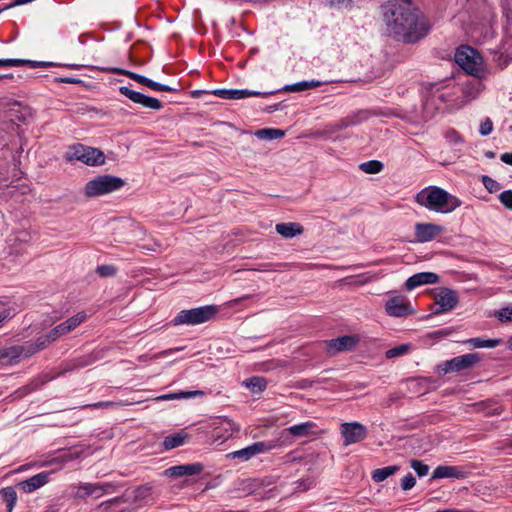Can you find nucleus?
Listing matches in <instances>:
<instances>
[{
	"mask_svg": "<svg viewBox=\"0 0 512 512\" xmlns=\"http://www.w3.org/2000/svg\"><path fill=\"white\" fill-rule=\"evenodd\" d=\"M218 309L215 305H205L197 308L181 310L173 320L174 325H199L213 319Z\"/></svg>",
	"mask_w": 512,
	"mask_h": 512,
	"instance_id": "0eeeda50",
	"label": "nucleus"
},
{
	"mask_svg": "<svg viewBox=\"0 0 512 512\" xmlns=\"http://www.w3.org/2000/svg\"><path fill=\"white\" fill-rule=\"evenodd\" d=\"M436 512H461V511L455 510V509H444V510H438Z\"/></svg>",
	"mask_w": 512,
	"mask_h": 512,
	"instance_id": "052dcab7",
	"label": "nucleus"
},
{
	"mask_svg": "<svg viewBox=\"0 0 512 512\" xmlns=\"http://www.w3.org/2000/svg\"><path fill=\"white\" fill-rule=\"evenodd\" d=\"M66 159L81 161L89 166H100L105 163V156L101 150L82 144L71 146L66 153Z\"/></svg>",
	"mask_w": 512,
	"mask_h": 512,
	"instance_id": "6e6552de",
	"label": "nucleus"
},
{
	"mask_svg": "<svg viewBox=\"0 0 512 512\" xmlns=\"http://www.w3.org/2000/svg\"><path fill=\"white\" fill-rule=\"evenodd\" d=\"M439 282V276L433 272H420L412 275L406 280L405 287L411 291L419 286L435 284Z\"/></svg>",
	"mask_w": 512,
	"mask_h": 512,
	"instance_id": "6ab92c4d",
	"label": "nucleus"
},
{
	"mask_svg": "<svg viewBox=\"0 0 512 512\" xmlns=\"http://www.w3.org/2000/svg\"><path fill=\"white\" fill-rule=\"evenodd\" d=\"M360 169L368 174H377L382 171L383 164L377 160H371L360 164Z\"/></svg>",
	"mask_w": 512,
	"mask_h": 512,
	"instance_id": "f704fd0d",
	"label": "nucleus"
},
{
	"mask_svg": "<svg viewBox=\"0 0 512 512\" xmlns=\"http://www.w3.org/2000/svg\"><path fill=\"white\" fill-rule=\"evenodd\" d=\"M443 231V228L433 223H417L415 225V237L418 242L433 240Z\"/></svg>",
	"mask_w": 512,
	"mask_h": 512,
	"instance_id": "f3484780",
	"label": "nucleus"
},
{
	"mask_svg": "<svg viewBox=\"0 0 512 512\" xmlns=\"http://www.w3.org/2000/svg\"><path fill=\"white\" fill-rule=\"evenodd\" d=\"M50 472H40L25 481L19 483V487L25 493H32L49 482Z\"/></svg>",
	"mask_w": 512,
	"mask_h": 512,
	"instance_id": "412c9836",
	"label": "nucleus"
},
{
	"mask_svg": "<svg viewBox=\"0 0 512 512\" xmlns=\"http://www.w3.org/2000/svg\"><path fill=\"white\" fill-rule=\"evenodd\" d=\"M67 333H69L67 328L64 323H61L54 327L47 335L39 337L35 343H26L8 348L5 356L9 357L11 360L27 358L44 349L48 344Z\"/></svg>",
	"mask_w": 512,
	"mask_h": 512,
	"instance_id": "20e7f679",
	"label": "nucleus"
},
{
	"mask_svg": "<svg viewBox=\"0 0 512 512\" xmlns=\"http://www.w3.org/2000/svg\"><path fill=\"white\" fill-rule=\"evenodd\" d=\"M415 484L416 479L411 473H408L401 480V488L405 491L412 489L415 486Z\"/></svg>",
	"mask_w": 512,
	"mask_h": 512,
	"instance_id": "c03bdc74",
	"label": "nucleus"
},
{
	"mask_svg": "<svg viewBox=\"0 0 512 512\" xmlns=\"http://www.w3.org/2000/svg\"><path fill=\"white\" fill-rule=\"evenodd\" d=\"M60 82L61 83H67V84H74V83H78L79 80L75 79V78L66 77V78H61Z\"/></svg>",
	"mask_w": 512,
	"mask_h": 512,
	"instance_id": "4d7b16f0",
	"label": "nucleus"
},
{
	"mask_svg": "<svg viewBox=\"0 0 512 512\" xmlns=\"http://www.w3.org/2000/svg\"><path fill=\"white\" fill-rule=\"evenodd\" d=\"M133 402H113V401H104V402H98L94 404L93 406L96 408H102V407H119L123 405H130Z\"/></svg>",
	"mask_w": 512,
	"mask_h": 512,
	"instance_id": "8fccbe9b",
	"label": "nucleus"
},
{
	"mask_svg": "<svg viewBox=\"0 0 512 512\" xmlns=\"http://www.w3.org/2000/svg\"><path fill=\"white\" fill-rule=\"evenodd\" d=\"M125 182L122 178L113 175L97 176L85 185V195L88 197H98L120 190Z\"/></svg>",
	"mask_w": 512,
	"mask_h": 512,
	"instance_id": "423d86ee",
	"label": "nucleus"
},
{
	"mask_svg": "<svg viewBox=\"0 0 512 512\" xmlns=\"http://www.w3.org/2000/svg\"><path fill=\"white\" fill-rule=\"evenodd\" d=\"M8 317V313L5 311L0 312V323L3 322Z\"/></svg>",
	"mask_w": 512,
	"mask_h": 512,
	"instance_id": "bf43d9fd",
	"label": "nucleus"
},
{
	"mask_svg": "<svg viewBox=\"0 0 512 512\" xmlns=\"http://www.w3.org/2000/svg\"><path fill=\"white\" fill-rule=\"evenodd\" d=\"M501 161L505 164L512 166V152L503 153L500 157Z\"/></svg>",
	"mask_w": 512,
	"mask_h": 512,
	"instance_id": "6e6d98bb",
	"label": "nucleus"
},
{
	"mask_svg": "<svg viewBox=\"0 0 512 512\" xmlns=\"http://www.w3.org/2000/svg\"><path fill=\"white\" fill-rule=\"evenodd\" d=\"M280 447L278 441H259L254 442L251 445L242 448L240 450L233 451L227 454L228 458L239 459L242 462L248 461L256 455L267 453L275 448Z\"/></svg>",
	"mask_w": 512,
	"mask_h": 512,
	"instance_id": "1a4fd4ad",
	"label": "nucleus"
},
{
	"mask_svg": "<svg viewBox=\"0 0 512 512\" xmlns=\"http://www.w3.org/2000/svg\"><path fill=\"white\" fill-rule=\"evenodd\" d=\"M122 73L126 76H128L130 79L144 85V86H147L148 82H149V78L143 76V75H140V74H137V73H134V72H131V71H122Z\"/></svg>",
	"mask_w": 512,
	"mask_h": 512,
	"instance_id": "a18cd8bd",
	"label": "nucleus"
},
{
	"mask_svg": "<svg viewBox=\"0 0 512 512\" xmlns=\"http://www.w3.org/2000/svg\"><path fill=\"white\" fill-rule=\"evenodd\" d=\"M66 66H67V67H69V68H72V69H78V68L80 67V66H79V65H77V64H68V65H66Z\"/></svg>",
	"mask_w": 512,
	"mask_h": 512,
	"instance_id": "680f3d73",
	"label": "nucleus"
},
{
	"mask_svg": "<svg viewBox=\"0 0 512 512\" xmlns=\"http://www.w3.org/2000/svg\"><path fill=\"white\" fill-rule=\"evenodd\" d=\"M147 87L152 89V90H155V91H165V92H173V91H176L175 88L173 87H170L168 85H165V84H161V83H158V82H155L151 79H149V82L147 84Z\"/></svg>",
	"mask_w": 512,
	"mask_h": 512,
	"instance_id": "37998d69",
	"label": "nucleus"
},
{
	"mask_svg": "<svg viewBox=\"0 0 512 512\" xmlns=\"http://www.w3.org/2000/svg\"><path fill=\"white\" fill-rule=\"evenodd\" d=\"M385 311L391 317H406L415 313L408 299L394 296L385 303Z\"/></svg>",
	"mask_w": 512,
	"mask_h": 512,
	"instance_id": "f8f14e48",
	"label": "nucleus"
},
{
	"mask_svg": "<svg viewBox=\"0 0 512 512\" xmlns=\"http://www.w3.org/2000/svg\"><path fill=\"white\" fill-rule=\"evenodd\" d=\"M482 79L483 78H476L467 82L464 86H461L460 97L461 100H465V105L471 100L476 99L484 90Z\"/></svg>",
	"mask_w": 512,
	"mask_h": 512,
	"instance_id": "aec40b11",
	"label": "nucleus"
},
{
	"mask_svg": "<svg viewBox=\"0 0 512 512\" xmlns=\"http://www.w3.org/2000/svg\"><path fill=\"white\" fill-rule=\"evenodd\" d=\"M186 435H183L181 433H177L174 435H170L165 437L163 441V447L166 450H170L176 447H179L184 444Z\"/></svg>",
	"mask_w": 512,
	"mask_h": 512,
	"instance_id": "2f4dec72",
	"label": "nucleus"
},
{
	"mask_svg": "<svg viewBox=\"0 0 512 512\" xmlns=\"http://www.w3.org/2000/svg\"><path fill=\"white\" fill-rule=\"evenodd\" d=\"M243 385L252 393H261L267 387V381L264 377L254 376L243 381Z\"/></svg>",
	"mask_w": 512,
	"mask_h": 512,
	"instance_id": "cd10ccee",
	"label": "nucleus"
},
{
	"mask_svg": "<svg viewBox=\"0 0 512 512\" xmlns=\"http://www.w3.org/2000/svg\"><path fill=\"white\" fill-rule=\"evenodd\" d=\"M446 138L454 144L462 143L463 139L456 131H450L446 134Z\"/></svg>",
	"mask_w": 512,
	"mask_h": 512,
	"instance_id": "5fc2aeb1",
	"label": "nucleus"
},
{
	"mask_svg": "<svg viewBox=\"0 0 512 512\" xmlns=\"http://www.w3.org/2000/svg\"><path fill=\"white\" fill-rule=\"evenodd\" d=\"M479 361L480 356L478 353H468L440 363L437 366V370L440 374L459 372L470 368Z\"/></svg>",
	"mask_w": 512,
	"mask_h": 512,
	"instance_id": "9b49d317",
	"label": "nucleus"
},
{
	"mask_svg": "<svg viewBox=\"0 0 512 512\" xmlns=\"http://www.w3.org/2000/svg\"><path fill=\"white\" fill-rule=\"evenodd\" d=\"M435 302L438 305L435 314L448 312L457 305L458 295L451 289L441 288L435 295Z\"/></svg>",
	"mask_w": 512,
	"mask_h": 512,
	"instance_id": "dca6fc26",
	"label": "nucleus"
},
{
	"mask_svg": "<svg viewBox=\"0 0 512 512\" xmlns=\"http://www.w3.org/2000/svg\"><path fill=\"white\" fill-rule=\"evenodd\" d=\"M398 470H399V466H397V465H391V466H386L383 468L375 469L372 472V479L375 482H382V481L386 480L388 477L394 475Z\"/></svg>",
	"mask_w": 512,
	"mask_h": 512,
	"instance_id": "c85d7f7f",
	"label": "nucleus"
},
{
	"mask_svg": "<svg viewBox=\"0 0 512 512\" xmlns=\"http://www.w3.org/2000/svg\"><path fill=\"white\" fill-rule=\"evenodd\" d=\"M461 86L452 80L432 84L423 102L422 120L431 119L436 111L460 109L465 106V100L460 97Z\"/></svg>",
	"mask_w": 512,
	"mask_h": 512,
	"instance_id": "f03ea898",
	"label": "nucleus"
},
{
	"mask_svg": "<svg viewBox=\"0 0 512 512\" xmlns=\"http://www.w3.org/2000/svg\"><path fill=\"white\" fill-rule=\"evenodd\" d=\"M87 318V315L85 312L81 311L75 314L74 316L67 319L64 323L65 327L67 328L68 332L73 331L76 329L79 325H81Z\"/></svg>",
	"mask_w": 512,
	"mask_h": 512,
	"instance_id": "473e14b6",
	"label": "nucleus"
},
{
	"mask_svg": "<svg viewBox=\"0 0 512 512\" xmlns=\"http://www.w3.org/2000/svg\"><path fill=\"white\" fill-rule=\"evenodd\" d=\"M274 92H260L248 89H215L212 94L222 99L238 100L252 96L267 97Z\"/></svg>",
	"mask_w": 512,
	"mask_h": 512,
	"instance_id": "2eb2a0df",
	"label": "nucleus"
},
{
	"mask_svg": "<svg viewBox=\"0 0 512 512\" xmlns=\"http://www.w3.org/2000/svg\"><path fill=\"white\" fill-rule=\"evenodd\" d=\"M503 9L507 21L512 24V0H504Z\"/></svg>",
	"mask_w": 512,
	"mask_h": 512,
	"instance_id": "603ef678",
	"label": "nucleus"
},
{
	"mask_svg": "<svg viewBox=\"0 0 512 512\" xmlns=\"http://www.w3.org/2000/svg\"><path fill=\"white\" fill-rule=\"evenodd\" d=\"M467 476V472L460 466L452 465H439L432 473V480L451 478V479H463Z\"/></svg>",
	"mask_w": 512,
	"mask_h": 512,
	"instance_id": "a211bd4d",
	"label": "nucleus"
},
{
	"mask_svg": "<svg viewBox=\"0 0 512 512\" xmlns=\"http://www.w3.org/2000/svg\"><path fill=\"white\" fill-rule=\"evenodd\" d=\"M341 433L346 446L360 442L367 436L366 427L358 422L343 423Z\"/></svg>",
	"mask_w": 512,
	"mask_h": 512,
	"instance_id": "ddd939ff",
	"label": "nucleus"
},
{
	"mask_svg": "<svg viewBox=\"0 0 512 512\" xmlns=\"http://www.w3.org/2000/svg\"><path fill=\"white\" fill-rule=\"evenodd\" d=\"M22 62L21 59H0V66L18 67L22 66Z\"/></svg>",
	"mask_w": 512,
	"mask_h": 512,
	"instance_id": "864d4df0",
	"label": "nucleus"
},
{
	"mask_svg": "<svg viewBox=\"0 0 512 512\" xmlns=\"http://www.w3.org/2000/svg\"><path fill=\"white\" fill-rule=\"evenodd\" d=\"M387 31L405 42H415L425 37L430 24L414 0H394L381 6Z\"/></svg>",
	"mask_w": 512,
	"mask_h": 512,
	"instance_id": "f257e3e1",
	"label": "nucleus"
},
{
	"mask_svg": "<svg viewBox=\"0 0 512 512\" xmlns=\"http://www.w3.org/2000/svg\"><path fill=\"white\" fill-rule=\"evenodd\" d=\"M246 299H248V296L239 297V298H236V299H233L232 301H230L229 304H230V306H235Z\"/></svg>",
	"mask_w": 512,
	"mask_h": 512,
	"instance_id": "13d9d810",
	"label": "nucleus"
},
{
	"mask_svg": "<svg viewBox=\"0 0 512 512\" xmlns=\"http://www.w3.org/2000/svg\"><path fill=\"white\" fill-rule=\"evenodd\" d=\"M21 60L23 61L22 65H28L31 68H48V67H53V66L57 65L54 62L24 60V59H21Z\"/></svg>",
	"mask_w": 512,
	"mask_h": 512,
	"instance_id": "ea45409f",
	"label": "nucleus"
},
{
	"mask_svg": "<svg viewBox=\"0 0 512 512\" xmlns=\"http://www.w3.org/2000/svg\"><path fill=\"white\" fill-rule=\"evenodd\" d=\"M96 272L101 277H111L114 276L117 272V268L114 265L105 264V265H99L96 268Z\"/></svg>",
	"mask_w": 512,
	"mask_h": 512,
	"instance_id": "4c0bfd02",
	"label": "nucleus"
},
{
	"mask_svg": "<svg viewBox=\"0 0 512 512\" xmlns=\"http://www.w3.org/2000/svg\"><path fill=\"white\" fill-rule=\"evenodd\" d=\"M285 135V132L281 129L276 128H264L257 130L255 136L262 140H276L280 139Z\"/></svg>",
	"mask_w": 512,
	"mask_h": 512,
	"instance_id": "c756f323",
	"label": "nucleus"
},
{
	"mask_svg": "<svg viewBox=\"0 0 512 512\" xmlns=\"http://www.w3.org/2000/svg\"><path fill=\"white\" fill-rule=\"evenodd\" d=\"M119 90L122 95L126 96L134 103L141 104L144 107L153 110H160L162 108V103L156 98L146 96L143 93L134 91L126 86L120 87Z\"/></svg>",
	"mask_w": 512,
	"mask_h": 512,
	"instance_id": "4468645a",
	"label": "nucleus"
},
{
	"mask_svg": "<svg viewBox=\"0 0 512 512\" xmlns=\"http://www.w3.org/2000/svg\"><path fill=\"white\" fill-rule=\"evenodd\" d=\"M198 394H202V392L201 391H182L179 393H169V394L161 395V396L157 397L156 400L166 401V400L181 399V398H191Z\"/></svg>",
	"mask_w": 512,
	"mask_h": 512,
	"instance_id": "72a5a7b5",
	"label": "nucleus"
},
{
	"mask_svg": "<svg viewBox=\"0 0 512 512\" xmlns=\"http://www.w3.org/2000/svg\"><path fill=\"white\" fill-rule=\"evenodd\" d=\"M317 434V425L312 421L296 424L284 429L280 433V438L277 440L280 447L283 445L291 444L293 438L309 437Z\"/></svg>",
	"mask_w": 512,
	"mask_h": 512,
	"instance_id": "9d476101",
	"label": "nucleus"
},
{
	"mask_svg": "<svg viewBox=\"0 0 512 512\" xmlns=\"http://www.w3.org/2000/svg\"><path fill=\"white\" fill-rule=\"evenodd\" d=\"M497 317L500 321H511L512 320V307H504L497 312Z\"/></svg>",
	"mask_w": 512,
	"mask_h": 512,
	"instance_id": "09e8293b",
	"label": "nucleus"
},
{
	"mask_svg": "<svg viewBox=\"0 0 512 512\" xmlns=\"http://www.w3.org/2000/svg\"><path fill=\"white\" fill-rule=\"evenodd\" d=\"M75 488L76 492L74 495L77 498H85L93 494L101 495L104 492L103 486L92 483H82Z\"/></svg>",
	"mask_w": 512,
	"mask_h": 512,
	"instance_id": "a878e982",
	"label": "nucleus"
},
{
	"mask_svg": "<svg viewBox=\"0 0 512 512\" xmlns=\"http://www.w3.org/2000/svg\"><path fill=\"white\" fill-rule=\"evenodd\" d=\"M202 470L203 465L200 463L177 465L166 469L165 475L169 477L192 476L199 474Z\"/></svg>",
	"mask_w": 512,
	"mask_h": 512,
	"instance_id": "4be33fe9",
	"label": "nucleus"
},
{
	"mask_svg": "<svg viewBox=\"0 0 512 512\" xmlns=\"http://www.w3.org/2000/svg\"><path fill=\"white\" fill-rule=\"evenodd\" d=\"M511 56L509 54L505 53H496L494 56V61L497 64V66L501 69L508 66V64L511 61Z\"/></svg>",
	"mask_w": 512,
	"mask_h": 512,
	"instance_id": "a19ab883",
	"label": "nucleus"
},
{
	"mask_svg": "<svg viewBox=\"0 0 512 512\" xmlns=\"http://www.w3.org/2000/svg\"><path fill=\"white\" fill-rule=\"evenodd\" d=\"M493 131V123L489 118L483 120L479 127V133L482 136H488Z\"/></svg>",
	"mask_w": 512,
	"mask_h": 512,
	"instance_id": "49530a36",
	"label": "nucleus"
},
{
	"mask_svg": "<svg viewBox=\"0 0 512 512\" xmlns=\"http://www.w3.org/2000/svg\"><path fill=\"white\" fill-rule=\"evenodd\" d=\"M473 348H495L503 343L501 338L496 339H483L480 337L470 338L465 341Z\"/></svg>",
	"mask_w": 512,
	"mask_h": 512,
	"instance_id": "bb28decb",
	"label": "nucleus"
},
{
	"mask_svg": "<svg viewBox=\"0 0 512 512\" xmlns=\"http://www.w3.org/2000/svg\"><path fill=\"white\" fill-rule=\"evenodd\" d=\"M357 344V338L354 336H341L336 339H332L328 344L330 352L336 353L341 351L352 350Z\"/></svg>",
	"mask_w": 512,
	"mask_h": 512,
	"instance_id": "5701e85b",
	"label": "nucleus"
},
{
	"mask_svg": "<svg viewBox=\"0 0 512 512\" xmlns=\"http://www.w3.org/2000/svg\"><path fill=\"white\" fill-rule=\"evenodd\" d=\"M482 183L490 193L497 192L500 189L499 183L489 176H482Z\"/></svg>",
	"mask_w": 512,
	"mask_h": 512,
	"instance_id": "58836bf2",
	"label": "nucleus"
},
{
	"mask_svg": "<svg viewBox=\"0 0 512 512\" xmlns=\"http://www.w3.org/2000/svg\"><path fill=\"white\" fill-rule=\"evenodd\" d=\"M508 347L512 350V336L508 340Z\"/></svg>",
	"mask_w": 512,
	"mask_h": 512,
	"instance_id": "e2e57ef3",
	"label": "nucleus"
},
{
	"mask_svg": "<svg viewBox=\"0 0 512 512\" xmlns=\"http://www.w3.org/2000/svg\"><path fill=\"white\" fill-rule=\"evenodd\" d=\"M455 62L468 74L475 78L485 77L484 61L481 54L471 46L461 45L454 55Z\"/></svg>",
	"mask_w": 512,
	"mask_h": 512,
	"instance_id": "39448f33",
	"label": "nucleus"
},
{
	"mask_svg": "<svg viewBox=\"0 0 512 512\" xmlns=\"http://www.w3.org/2000/svg\"><path fill=\"white\" fill-rule=\"evenodd\" d=\"M221 424L225 426L226 431H229L228 436H231L234 432L239 431V427H237L235 423L229 419L222 420Z\"/></svg>",
	"mask_w": 512,
	"mask_h": 512,
	"instance_id": "3c124183",
	"label": "nucleus"
},
{
	"mask_svg": "<svg viewBox=\"0 0 512 512\" xmlns=\"http://www.w3.org/2000/svg\"><path fill=\"white\" fill-rule=\"evenodd\" d=\"M411 467L414 469V471L417 473L419 477H424L429 472V466L419 460H412Z\"/></svg>",
	"mask_w": 512,
	"mask_h": 512,
	"instance_id": "e433bc0d",
	"label": "nucleus"
},
{
	"mask_svg": "<svg viewBox=\"0 0 512 512\" xmlns=\"http://www.w3.org/2000/svg\"><path fill=\"white\" fill-rule=\"evenodd\" d=\"M415 199L419 205L442 214L450 213L461 206L459 198L436 186L422 189Z\"/></svg>",
	"mask_w": 512,
	"mask_h": 512,
	"instance_id": "7ed1b4c3",
	"label": "nucleus"
},
{
	"mask_svg": "<svg viewBox=\"0 0 512 512\" xmlns=\"http://www.w3.org/2000/svg\"><path fill=\"white\" fill-rule=\"evenodd\" d=\"M1 497L5 501L8 512H11L17 501V494L13 487H6L0 491Z\"/></svg>",
	"mask_w": 512,
	"mask_h": 512,
	"instance_id": "7c9ffc66",
	"label": "nucleus"
},
{
	"mask_svg": "<svg viewBox=\"0 0 512 512\" xmlns=\"http://www.w3.org/2000/svg\"><path fill=\"white\" fill-rule=\"evenodd\" d=\"M325 83H328V81H320V80H305L300 81L293 84L285 85L281 91L283 92H302L305 90L313 89L316 87H319Z\"/></svg>",
	"mask_w": 512,
	"mask_h": 512,
	"instance_id": "393cba45",
	"label": "nucleus"
},
{
	"mask_svg": "<svg viewBox=\"0 0 512 512\" xmlns=\"http://www.w3.org/2000/svg\"><path fill=\"white\" fill-rule=\"evenodd\" d=\"M78 456H79L78 453L69 452V453H65L57 458L52 459L50 461V463L66 464L68 462L75 460L76 458H78Z\"/></svg>",
	"mask_w": 512,
	"mask_h": 512,
	"instance_id": "79ce46f5",
	"label": "nucleus"
},
{
	"mask_svg": "<svg viewBox=\"0 0 512 512\" xmlns=\"http://www.w3.org/2000/svg\"><path fill=\"white\" fill-rule=\"evenodd\" d=\"M276 232L285 239H292L301 235L304 228L297 222L278 223L275 226Z\"/></svg>",
	"mask_w": 512,
	"mask_h": 512,
	"instance_id": "b1692460",
	"label": "nucleus"
},
{
	"mask_svg": "<svg viewBox=\"0 0 512 512\" xmlns=\"http://www.w3.org/2000/svg\"><path fill=\"white\" fill-rule=\"evenodd\" d=\"M411 350L410 344H401L386 351V357L392 359L407 354Z\"/></svg>",
	"mask_w": 512,
	"mask_h": 512,
	"instance_id": "c9c22d12",
	"label": "nucleus"
},
{
	"mask_svg": "<svg viewBox=\"0 0 512 512\" xmlns=\"http://www.w3.org/2000/svg\"><path fill=\"white\" fill-rule=\"evenodd\" d=\"M499 199L506 208L512 210V190L502 192Z\"/></svg>",
	"mask_w": 512,
	"mask_h": 512,
	"instance_id": "de8ad7c7",
	"label": "nucleus"
}]
</instances>
